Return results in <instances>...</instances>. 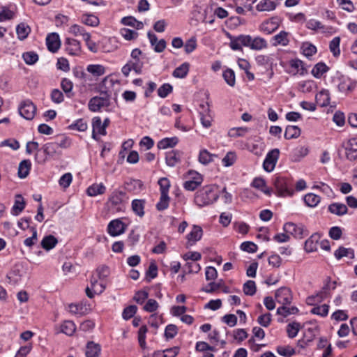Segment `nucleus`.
<instances>
[{"mask_svg": "<svg viewBox=\"0 0 357 357\" xmlns=\"http://www.w3.org/2000/svg\"><path fill=\"white\" fill-rule=\"evenodd\" d=\"M218 198V195L214 190L213 186L206 185L196 192L195 202L202 207L213 204Z\"/></svg>", "mask_w": 357, "mask_h": 357, "instance_id": "1", "label": "nucleus"}, {"mask_svg": "<svg viewBox=\"0 0 357 357\" xmlns=\"http://www.w3.org/2000/svg\"><path fill=\"white\" fill-rule=\"evenodd\" d=\"M273 184L279 196H292L294 193V182L287 177L278 176L273 179Z\"/></svg>", "mask_w": 357, "mask_h": 357, "instance_id": "2", "label": "nucleus"}, {"mask_svg": "<svg viewBox=\"0 0 357 357\" xmlns=\"http://www.w3.org/2000/svg\"><path fill=\"white\" fill-rule=\"evenodd\" d=\"M126 199H127V197L125 192L115 190L112 192L108 202L114 211L121 212L124 211V202Z\"/></svg>", "mask_w": 357, "mask_h": 357, "instance_id": "3", "label": "nucleus"}, {"mask_svg": "<svg viewBox=\"0 0 357 357\" xmlns=\"http://www.w3.org/2000/svg\"><path fill=\"white\" fill-rule=\"evenodd\" d=\"M283 229L284 232L290 234L298 239H302L308 235L307 230L303 225H296L291 222L285 223Z\"/></svg>", "mask_w": 357, "mask_h": 357, "instance_id": "4", "label": "nucleus"}, {"mask_svg": "<svg viewBox=\"0 0 357 357\" xmlns=\"http://www.w3.org/2000/svg\"><path fill=\"white\" fill-rule=\"evenodd\" d=\"M36 112V106L30 100H24L19 107L20 114L26 120L33 119Z\"/></svg>", "mask_w": 357, "mask_h": 357, "instance_id": "5", "label": "nucleus"}, {"mask_svg": "<svg viewBox=\"0 0 357 357\" xmlns=\"http://www.w3.org/2000/svg\"><path fill=\"white\" fill-rule=\"evenodd\" d=\"M279 155L280 150L278 149H274L268 152L263 162V168L266 172H271L274 169Z\"/></svg>", "mask_w": 357, "mask_h": 357, "instance_id": "6", "label": "nucleus"}, {"mask_svg": "<svg viewBox=\"0 0 357 357\" xmlns=\"http://www.w3.org/2000/svg\"><path fill=\"white\" fill-rule=\"evenodd\" d=\"M142 54V52L139 49L135 48L131 52L130 56L132 59L129 61L132 63V67H134L133 70L137 75L142 73L144 66V62L140 57Z\"/></svg>", "mask_w": 357, "mask_h": 357, "instance_id": "7", "label": "nucleus"}, {"mask_svg": "<svg viewBox=\"0 0 357 357\" xmlns=\"http://www.w3.org/2000/svg\"><path fill=\"white\" fill-rule=\"evenodd\" d=\"M276 301L283 305H289L292 301V294L290 289L281 287L275 291Z\"/></svg>", "mask_w": 357, "mask_h": 357, "instance_id": "8", "label": "nucleus"}, {"mask_svg": "<svg viewBox=\"0 0 357 357\" xmlns=\"http://www.w3.org/2000/svg\"><path fill=\"white\" fill-rule=\"evenodd\" d=\"M342 146L344 148L346 156L349 160H357V139H349L343 143Z\"/></svg>", "mask_w": 357, "mask_h": 357, "instance_id": "9", "label": "nucleus"}, {"mask_svg": "<svg viewBox=\"0 0 357 357\" xmlns=\"http://www.w3.org/2000/svg\"><path fill=\"white\" fill-rule=\"evenodd\" d=\"M126 225L119 219L112 220L107 226V231L112 236H116L124 233Z\"/></svg>", "mask_w": 357, "mask_h": 357, "instance_id": "10", "label": "nucleus"}, {"mask_svg": "<svg viewBox=\"0 0 357 357\" xmlns=\"http://www.w3.org/2000/svg\"><path fill=\"white\" fill-rule=\"evenodd\" d=\"M199 107L200 119L202 126L205 128L211 127L213 118L211 115V110L209 109L208 103H202L199 105Z\"/></svg>", "mask_w": 357, "mask_h": 357, "instance_id": "11", "label": "nucleus"}, {"mask_svg": "<svg viewBox=\"0 0 357 357\" xmlns=\"http://www.w3.org/2000/svg\"><path fill=\"white\" fill-rule=\"evenodd\" d=\"M46 45L50 52L52 53L57 52L61 47V40L59 34L55 32L49 33L46 38Z\"/></svg>", "mask_w": 357, "mask_h": 357, "instance_id": "12", "label": "nucleus"}, {"mask_svg": "<svg viewBox=\"0 0 357 357\" xmlns=\"http://www.w3.org/2000/svg\"><path fill=\"white\" fill-rule=\"evenodd\" d=\"M66 50L72 56H77L82 52L80 42L76 39L67 38L64 42Z\"/></svg>", "mask_w": 357, "mask_h": 357, "instance_id": "13", "label": "nucleus"}, {"mask_svg": "<svg viewBox=\"0 0 357 357\" xmlns=\"http://www.w3.org/2000/svg\"><path fill=\"white\" fill-rule=\"evenodd\" d=\"M92 138L96 141L99 140L97 133L101 135H106L107 131L102 126V121L100 116H95L92 119Z\"/></svg>", "mask_w": 357, "mask_h": 357, "instance_id": "14", "label": "nucleus"}, {"mask_svg": "<svg viewBox=\"0 0 357 357\" xmlns=\"http://www.w3.org/2000/svg\"><path fill=\"white\" fill-rule=\"evenodd\" d=\"M42 149L47 157L54 158L62 154L57 145L54 141L47 142L42 146Z\"/></svg>", "mask_w": 357, "mask_h": 357, "instance_id": "15", "label": "nucleus"}, {"mask_svg": "<svg viewBox=\"0 0 357 357\" xmlns=\"http://www.w3.org/2000/svg\"><path fill=\"white\" fill-rule=\"evenodd\" d=\"M328 294V287L326 285L323 287L322 290L316 294L315 295H312L308 296L306 299V303L309 305H315L318 303H321L324 298L326 297Z\"/></svg>", "mask_w": 357, "mask_h": 357, "instance_id": "16", "label": "nucleus"}, {"mask_svg": "<svg viewBox=\"0 0 357 357\" xmlns=\"http://www.w3.org/2000/svg\"><path fill=\"white\" fill-rule=\"evenodd\" d=\"M101 351V347L92 341L89 342L86 347V357H98Z\"/></svg>", "mask_w": 357, "mask_h": 357, "instance_id": "17", "label": "nucleus"}, {"mask_svg": "<svg viewBox=\"0 0 357 357\" xmlns=\"http://www.w3.org/2000/svg\"><path fill=\"white\" fill-rule=\"evenodd\" d=\"M251 185L261 192H263L264 194L271 196L272 190L266 186V181L264 178L261 177H257L254 178V180L252 182Z\"/></svg>", "mask_w": 357, "mask_h": 357, "instance_id": "18", "label": "nucleus"}, {"mask_svg": "<svg viewBox=\"0 0 357 357\" xmlns=\"http://www.w3.org/2000/svg\"><path fill=\"white\" fill-rule=\"evenodd\" d=\"M26 205L25 200L22 195L17 194L15 197V203L12 208L13 215H19L24 208Z\"/></svg>", "mask_w": 357, "mask_h": 357, "instance_id": "19", "label": "nucleus"}, {"mask_svg": "<svg viewBox=\"0 0 357 357\" xmlns=\"http://www.w3.org/2000/svg\"><path fill=\"white\" fill-rule=\"evenodd\" d=\"M316 102L320 107H326L330 103V93L328 90L323 89L316 95Z\"/></svg>", "mask_w": 357, "mask_h": 357, "instance_id": "20", "label": "nucleus"}, {"mask_svg": "<svg viewBox=\"0 0 357 357\" xmlns=\"http://www.w3.org/2000/svg\"><path fill=\"white\" fill-rule=\"evenodd\" d=\"M180 351L178 347H173L167 349L155 351L153 354V357H176Z\"/></svg>", "mask_w": 357, "mask_h": 357, "instance_id": "21", "label": "nucleus"}, {"mask_svg": "<svg viewBox=\"0 0 357 357\" xmlns=\"http://www.w3.org/2000/svg\"><path fill=\"white\" fill-rule=\"evenodd\" d=\"M57 243V238L54 236L50 234L43 238L41 246L43 249L48 251L53 249Z\"/></svg>", "mask_w": 357, "mask_h": 357, "instance_id": "22", "label": "nucleus"}, {"mask_svg": "<svg viewBox=\"0 0 357 357\" xmlns=\"http://www.w3.org/2000/svg\"><path fill=\"white\" fill-rule=\"evenodd\" d=\"M31 167V162L29 160H24L20 162L18 167V176L21 178H26Z\"/></svg>", "mask_w": 357, "mask_h": 357, "instance_id": "23", "label": "nucleus"}, {"mask_svg": "<svg viewBox=\"0 0 357 357\" xmlns=\"http://www.w3.org/2000/svg\"><path fill=\"white\" fill-rule=\"evenodd\" d=\"M178 142L176 137H167L161 139L158 142L157 146L159 149H166L176 146Z\"/></svg>", "mask_w": 357, "mask_h": 357, "instance_id": "24", "label": "nucleus"}, {"mask_svg": "<svg viewBox=\"0 0 357 357\" xmlns=\"http://www.w3.org/2000/svg\"><path fill=\"white\" fill-rule=\"evenodd\" d=\"M31 32V28L29 26L24 22L19 24L16 28V33L17 38L20 40L26 39Z\"/></svg>", "mask_w": 357, "mask_h": 357, "instance_id": "25", "label": "nucleus"}, {"mask_svg": "<svg viewBox=\"0 0 357 357\" xmlns=\"http://www.w3.org/2000/svg\"><path fill=\"white\" fill-rule=\"evenodd\" d=\"M145 204L144 199H134L132 202V209L137 215L144 216Z\"/></svg>", "mask_w": 357, "mask_h": 357, "instance_id": "26", "label": "nucleus"}, {"mask_svg": "<svg viewBox=\"0 0 357 357\" xmlns=\"http://www.w3.org/2000/svg\"><path fill=\"white\" fill-rule=\"evenodd\" d=\"M276 8V3L271 0H262L256 6L258 11H272Z\"/></svg>", "mask_w": 357, "mask_h": 357, "instance_id": "27", "label": "nucleus"}, {"mask_svg": "<svg viewBox=\"0 0 357 357\" xmlns=\"http://www.w3.org/2000/svg\"><path fill=\"white\" fill-rule=\"evenodd\" d=\"M319 236L315 234L312 235L307 240L305 241L304 248L307 252H311L317 250V243Z\"/></svg>", "mask_w": 357, "mask_h": 357, "instance_id": "28", "label": "nucleus"}, {"mask_svg": "<svg viewBox=\"0 0 357 357\" xmlns=\"http://www.w3.org/2000/svg\"><path fill=\"white\" fill-rule=\"evenodd\" d=\"M190 64L188 62H184L173 71L172 75L176 78H184L187 76Z\"/></svg>", "mask_w": 357, "mask_h": 357, "instance_id": "29", "label": "nucleus"}, {"mask_svg": "<svg viewBox=\"0 0 357 357\" xmlns=\"http://www.w3.org/2000/svg\"><path fill=\"white\" fill-rule=\"evenodd\" d=\"M301 135V129L296 126H287L285 129L284 138L286 139L298 138Z\"/></svg>", "mask_w": 357, "mask_h": 357, "instance_id": "30", "label": "nucleus"}, {"mask_svg": "<svg viewBox=\"0 0 357 357\" xmlns=\"http://www.w3.org/2000/svg\"><path fill=\"white\" fill-rule=\"evenodd\" d=\"M105 190L106 188L102 183H94L87 188L86 192L88 195L93 197L104 194Z\"/></svg>", "mask_w": 357, "mask_h": 357, "instance_id": "31", "label": "nucleus"}, {"mask_svg": "<svg viewBox=\"0 0 357 357\" xmlns=\"http://www.w3.org/2000/svg\"><path fill=\"white\" fill-rule=\"evenodd\" d=\"M102 96L91 98L88 103L89 109L93 112H98L102 107Z\"/></svg>", "mask_w": 357, "mask_h": 357, "instance_id": "32", "label": "nucleus"}, {"mask_svg": "<svg viewBox=\"0 0 357 357\" xmlns=\"http://www.w3.org/2000/svg\"><path fill=\"white\" fill-rule=\"evenodd\" d=\"M22 274L20 273V271L18 268H14L12 269L6 275V279L8 280V282L13 284L15 285L19 282V281L21 280Z\"/></svg>", "mask_w": 357, "mask_h": 357, "instance_id": "33", "label": "nucleus"}, {"mask_svg": "<svg viewBox=\"0 0 357 357\" xmlns=\"http://www.w3.org/2000/svg\"><path fill=\"white\" fill-rule=\"evenodd\" d=\"M166 163L169 167H174L180 161V153L176 151H172L166 153Z\"/></svg>", "mask_w": 357, "mask_h": 357, "instance_id": "34", "label": "nucleus"}, {"mask_svg": "<svg viewBox=\"0 0 357 357\" xmlns=\"http://www.w3.org/2000/svg\"><path fill=\"white\" fill-rule=\"evenodd\" d=\"M54 142L59 149H68L72 144L70 138L63 135L56 136Z\"/></svg>", "mask_w": 357, "mask_h": 357, "instance_id": "35", "label": "nucleus"}, {"mask_svg": "<svg viewBox=\"0 0 357 357\" xmlns=\"http://www.w3.org/2000/svg\"><path fill=\"white\" fill-rule=\"evenodd\" d=\"M217 157L215 154H211L206 149H202L199 151V162L203 165H208L213 160V158Z\"/></svg>", "mask_w": 357, "mask_h": 357, "instance_id": "36", "label": "nucleus"}, {"mask_svg": "<svg viewBox=\"0 0 357 357\" xmlns=\"http://www.w3.org/2000/svg\"><path fill=\"white\" fill-rule=\"evenodd\" d=\"M125 189L127 191H138L143 187V183L140 180L131 179L129 181L125 182Z\"/></svg>", "mask_w": 357, "mask_h": 357, "instance_id": "37", "label": "nucleus"}, {"mask_svg": "<svg viewBox=\"0 0 357 357\" xmlns=\"http://www.w3.org/2000/svg\"><path fill=\"white\" fill-rule=\"evenodd\" d=\"M303 199L307 206L314 207L319 203L320 197L313 193H308L304 196Z\"/></svg>", "mask_w": 357, "mask_h": 357, "instance_id": "38", "label": "nucleus"}, {"mask_svg": "<svg viewBox=\"0 0 357 357\" xmlns=\"http://www.w3.org/2000/svg\"><path fill=\"white\" fill-rule=\"evenodd\" d=\"M75 330V324L72 321H65L61 326V331L69 336L73 335Z\"/></svg>", "mask_w": 357, "mask_h": 357, "instance_id": "39", "label": "nucleus"}, {"mask_svg": "<svg viewBox=\"0 0 357 357\" xmlns=\"http://www.w3.org/2000/svg\"><path fill=\"white\" fill-rule=\"evenodd\" d=\"M328 70V67L324 63L320 62L317 63L312 68V74L314 77L319 78L324 73L327 72Z\"/></svg>", "mask_w": 357, "mask_h": 357, "instance_id": "40", "label": "nucleus"}, {"mask_svg": "<svg viewBox=\"0 0 357 357\" xmlns=\"http://www.w3.org/2000/svg\"><path fill=\"white\" fill-rule=\"evenodd\" d=\"M267 47L266 41L260 37H256L254 39L251 38L250 48L255 50H260Z\"/></svg>", "mask_w": 357, "mask_h": 357, "instance_id": "41", "label": "nucleus"}, {"mask_svg": "<svg viewBox=\"0 0 357 357\" xmlns=\"http://www.w3.org/2000/svg\"><path fill=\"white\" fill-rule=\"evenodd\" d=\"M288 33L282 31L278 34L275 35L273 37L274 43L273 45H287L289 43V39H288Z\"/></svg>", "mask_w": 357, "mask_h": 357, "instance_id": "42", "label": "nucleus"}, {"mask_svg": "<svg viewBox=\"0 0 357 357\" xmlns=\"http://www.w3.org/2000/svg\"><path fill=\"white\" fill-rule=\"evenodd\" d=\"M202 183V178L200 174H197V177L194 178V180L187 181L183 183V187L185 190L193 191L195 190Z\"/></svg>", "mask_w": 357, "mask_h": 357, "instance_id": "43", "label": "nucleus"}, {"mask_svg": "<svg viewBox=\"0 0 357 357\" xmlns=\"http://www.w3.org/2000/svg\"><path fill=\"white\" fill-rule=\"evenodd\" d=\"M278 354L284 357H291L296 354V351L291 346H278L276 348Z\"/></svg>", "mask_w": 357, "mask_h": 357, "instance_id": "44", "label": "nucleus"}, {"mask_svg": "<svg viewBox=\"0 0 357 357\" xmlns=\"http://www.w3.org/2000/svg\"><path fill=\"white\" fill-rule=\"evenodd\" d=\"M344 257H346L349 259H353L354 257V250L351 248L340 247L336 251V259H340Z\"/></svg>", "mask_w": 357, "mask_h": 357, "instance_id": "45", "label": "nucleus"}, {"mask_svg": "<svg viewBox=\"0 0 357 357\" xmlns=\"http://www.w3.org/2000/svg\"><path fill=\"white\" fill-rule=\"evenodd\" d=\"M298 312V309L295 306L288 307L286 305H282V307H280L277 309V314L282 315L284 317H287L289 314H297Z\"/></svg>", "mask_w": 357, "mask_h": 357, "instance_id": "46", "label": "nucleus"}, {"mask_svg": "<svg viewBox=\"0 0 357 357\" xmlns=\"http://www.w3.org/2000/svg\"><path fill=\"white\" fill-rule=\"evenodd\" d=\"M355 86V84L347 77H342V81L339 84L338 88L340 91L347 93L351 91Z\"/></svg>", "mask_w": 357, "mask_h": 357, "instance_id": "47", "label": "nucleus"}, {"mask_svg": "<svg viewBox=\"0 0 357 357\" xmlns=\"http://www.w3.org/2000/svg\"><path fill=\"white\" fill-rule=\"evenodd\" d=\"M202 233V229L199 226L195 225L192 231L188 235V241H192L195 242L201 239Z\"/></svg>", "mask_w": 357, "mask_h": 357, "instance_id": "48", "label": "nucleus"}, {"mask_svg": "<svg viewBox=\"0 0 357 357\" xmlns=\"http://www.w3.org/2000/svg\"><path fill=\"white\" fill-rule=\"evenodd\" d=\"M243 291L247 296H253L255 294L257 287L255 281L248 280L243 286Z\"/></svg>", "mask_w": 357, "mask_h": 357, "instance_id": "49", "label": "nucleus"}, {"mask_svg": "<svg viewBox=\"0 0 357 357\" xmlns=\"http://www.w3.org/2000/svg\"><path fill=\"white\" fill-rule=\"evenodd\" d=\"M170 197L168 195L160 194L159 202L156 204V208L159 211L167 209L169 206Z\"/></svg>", "mask_w": 357, "mask_h": 357, "instance_id": "50", "label": "nucleus"}, {"mask_svg": "<svg viewBox=\"0 0 357 357\" xmlns=\"http://www.w3.org/2000/svg\"><path fill=\"white\" fill-rule=\"evenodd\" d=\"M301 324L298 322H291L289 323L287 326V333L288 337L290 338L295 337L299 330H300Z\"/></svg>", "mask_w": 357, "mask_h": 357, "instance_id": "51", "label": "nucleus"}, {"mask_svg": "<svg viewBox=\"0 0 357 357\" xmlns=\"http://www.w3.org/2000/svg\"><path fill=\"white\" fill-rule=\"evenodd\" d=\"M225 81L230 86H234L236 83L235 73L233 70L227 68L222 74Z\"/></svg>", "mask_w": 357, "mask_h": 357, "instance_id": "52", "label": "nucleus"}, {"mask_svg": "<svg viewBox=\"0 0 357 357\" xmlns=\"http://www.w3.org/2000/svg\"><path fill=\"white\" fill-rule=\"evenodd\" d=\"M22 58L24 62L28 65H33L38 60V55L35 52H26L23 53Z\"/></svg>", "mask_w": 357, "mask_h": 357, "instance_id": "53", "label": "nucleus"}, {"mask_svg": "<svg viewBox=\"0 0 357 357\" xmlns=\"http://www.w3.org/2000/svg\"><path fill=\"white\" fill-rule=\"evenodd\" d=\"M87 128V123L83 119H77L73 123L69 126V128L70 130H76L80 132H84L86 130Z\"/></svg>", "mask_w": 357, "mask_h": 357, "instance_id": "54", "label": "nucleus"}, {"mask_svg": "<svg viewBox=\"0 0 357 357\" xmlns=\"http://www.w3.org/2000/svg\"><path fill=\"white\" fill-rule=\"evenodd\" d=\"M82 22L88 26H96L99 24V19L93 15H84Z\"/></svg>", "mask_w": 357, "mask_h": 357, "instance_id": "55", "label": "nucleus"}, {"mask_svg": "<svg viewBox=\"0 0 357 357\" xmlns=\"http://www.w3.org/2000/svg\"><path fill=\"white\" fill-rule=\"evenodd\" d=\"M201 270V266L196 261L187 262L183 266L185 273H198Z\"/></svg>", "mask_w": 357, "mask_h": 357, "instance_id": "56", "label": "nucleus"}, {"mask_svg": "<svg viewBox=\"0 0 357 357\" xmlns=\"http://www.w3.org/2000/svg\"><path fill=\"white\" fill-rule=\"evenodd\" d=\"M61 86L68 97L70 98L73 96V93H71V91L73 89V84L70 79L67 78H63L61 80Z\"/></svg>", "mask_w": 357, "mask_h": 357, "instance_id": "57", "label": "nucleus"}, {"mask_svg": "<svg viewBox=\"0 0 357 357\" xmlns=\"http://www.w3.org/2000/svg\"><path fill=\"white\" fill-rule=\"evenodd\" d=\"M137 311V307L134 305L126 307L122 313V317L125 320H128L134 317Z\"/></svg>", "mask_w": 357, "mask_h": 357, "instance_id": "58", "label": "nucleus"}, {"mask_svg": "<svg viewBox=\"0 0 357 357\" xmlns=\"http://www.w3.org/2000/svg\"><path fill=\"white\" fill-rule=\"evenodd\" d=\"M178 333V327L174 324H169L165 330V337L167 340L174 338Z\"/></svg>", "mask_w": 357, "mask_h": 357, "instance_id": "59", "label": "nucleus"}, {"mask_svg": "<svg viewBox=\"0 0 357 357\" xmlns=\"http://www.w3.org/2000/svg\"><path fill=\"white\" fill-rule=\"evenodd\" d=\"M160 185V194L168 195L170 188V182L167 178H160L158 182Z\"/></svg>", "mask_w": 357, "mask_h": 357, "instance_id": "60", "label": "nucleus"}, {"mask_svg": "<svg viewBox=\"0 0 357 357\" xmlns=\"http://www.w3.org/2000/svg\"><path fill=\"white\" fill-rule=\"evenodd\" d=\"M87 70L96 76L102 75L105 73V68L102 65H89L87 67Z\"/></svg>", "mask_w": 357, "mask_h": 357, "instance_id": "61", "label": "nucleus"}, {"mask_svg": "<svg viewBox=\"0 0 357 357\" xmlns=\"http://www.w3.org/2000/svg\"><path fill=\"white\" fill-rule=\"evenodd\" d=\"M197 45L195 37H191L183 44L185 52L186 54H190L196 49Z\"/></svg>", "mask_w": 357, "mask_h": 357, "instance_id": "62", "label": "nucleus"}, {"mask_svg": "<svg viewBox=\"0 0 357 357\" xmlns=\"http://www.w3.org/2000/svg\"><path fill=\"white\" fill-rule=\"evenodd\" d=\"M173 90V87L170 84L165 83L163 84L159 89H158V95L160 98H165Z\"/></svg>", "mask_w": 357, "mask_h": 357, "instance_id": "63", "label": "nucleus"}, {"mask_svg": "<svg viewBox=\"0 0 357 357\" xmlns=\"http://www.w3.org/2000/svg\"><path fill=\"white\" fill-rule=\"evenodd\" d=\"M303 54L307 56H311L317 52V47L308 43H304L302 46Z\"/></svg>", "mask_w": 357, "mask_h": 357, "instance_id": "64", "label": "nucleus"}]
</instances>
